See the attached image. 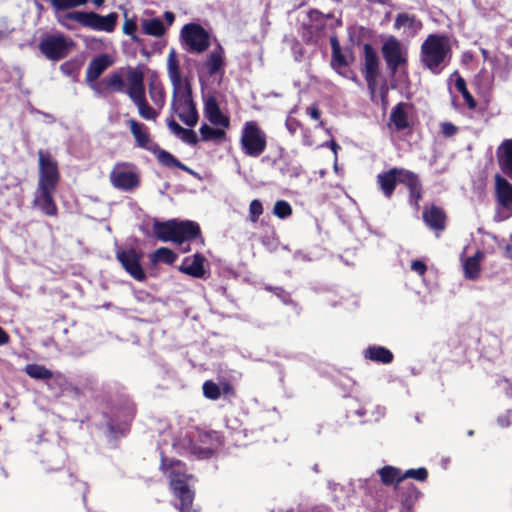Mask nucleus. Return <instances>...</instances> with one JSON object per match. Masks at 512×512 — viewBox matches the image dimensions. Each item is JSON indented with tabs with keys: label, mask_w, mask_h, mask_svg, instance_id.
<instances>
[{
	"label": "nucleus",
	"mask_w": 512,
	"mask_h": 512,
	"mask_svg": "<svg viewBox=\"0 0 512 512\" xmlns=\"http://www.w3.org/2000/svg\"><path fill=\"white\" fill-rule=\"evenodd\" d=\"M144 68V65L128 66L125 74L123 68H120L118 71L108 74L97 84L91 85V88L98 94L125 92L137 107L138 114L142 119L155 121L159 112L150 106L146 99Z\"/></svg>",
	"instance_id": "nucleus-1"
},
{
	"label": "nucleus",
	"mask_w": 512,
	"mask_h": 512,
	"mask_svg": "<svg viewBox=\"0 0 512 512\" xmlns=\"http://www.w3.org/2000/svg\"><path fill=\"white\" fill-rule=\"evenodd\" d=\"M377 184L382 194L390 199L397 187L403 184L409 191V202L414 208H419V201L423 197V188L419 176L413 171L392 167L379 173L376 177Z\"/></svg>",
	"instance_id": "nucleus-2"
},
{
	"label": "nucleus",
	"mask_w": 512,
	"mask_h": 512,
	"mask_svg": "<svg viewBox=\"0 0 512 512\" xmlns=\"http://www.w3.org/2000/svg\"><path fill=\"white\" fill-rule=\"evenodd\" d=\"M222 444L221 433L194 427L173 442L179 453H190L199 459L210 458L215 449Z\"/></svg>",
	"instance_id": "nucleus-3"
},
{
	"label": "nucleus",
	"mask_w": 512,
	"mask_h": 512,
	"mask_svg": "<svg viewBox=\"0 0 512 512\" xmlns=\"http://www.w3.org/2000/svg\"><path fill=\"white\" fill-rule=\"evenodd\" d=\"M154 236L162 242H172L182 245L185 242L199 239L204 243L200 225L191 220L169 219L154 221L152 225Z\"/></svg>",
	"instance_id": "nucleus-4"
},
{
	"label": "nucleus",
	"mask_w": 512,
	"mask_h": 512,
	"mask_svg": "<svg viewBox=\"0 0 512 512\" xmlns=\"http://www.w3.org/2000/svg\"><path fill=\"white\" fill-rule=\"evenodd\" d=\"M126 125L134 138L135 146L153 153L162 166L178 168L188 173L192 172L188 166L183 164L173 154L162 149L159 144L153 141L150 130L144 123L131 118L126 121Z\"/></svg>",
	"instance_id": "nucleus-5"
},
{
	"label": "nucleus",
	"mask_w": 512,
	"mask_h": 512,
	"mask_svg": "<svg viewBox=\"0 0 512 512\" xmlns=\"http://www.w3.org/2000/svg\"><path fill=\"white\" fill-rule=\"evenodd\" d=\"M118 18L116 12H110L103 16L93 11H70L62 15L58 22L67 29L73 28L70 25V22L73 21L94 31L112 33L117 27Z\"/></svg>",
	"instance_id": "nucleus-6"
},
{
	"label": "nucleus",
	"mask_w": 512,
	"mask_h": 512,
	"mask_svg": "<svg viewBox=\"0 0 512 512\" xmlns=\"http://www.w3.org/2000/svg\"><path fill=\"white\" fill-rule=\"evenodd\" d=\"M450 52L449 39L446 35L429 34L421 44L420 61L433 74H439Z\"/></svg>",
	"instance_id": "nucleus-7"
},
{
	"label": "nucleus",
	"mask_w": 512,
	"mask_h": 512,
	"mask_svg": "<svg viewBox=\"0 0 512 512\" xmlns=\"http://www.w3.org/2000/svg\"><path fill=\"white\" fill-rule=\"evenodd\" d=\"M171 110L187 126L194 127L197 124L199 114L193 101L192 88L188 81H185L183 88L173 90Z\"/></svg>",
	"instance_id": "nucleus-8"
},
{
	"label": "nucleus",
	"mask_w": 512,
	"mask_h": 512,
	"mask_svg": "<svg viewBox=\"0 0 512 512\" xmlns=\"http://www.w3.org/2000/svg\"><path fill=\"white\" fill-rule=\"evenodd\" d=\"M240 145L242 152L249 157L257 158L263 154L267 147V135L256 121L244 123Z\"/></svg>",
	"instance_id": "nucleus-9"
},
{
	"label": "nucleus",
	"mask_w": 512,
	"mask_h": 512,
	"mask_svg": "<svg viewBox=\"0 0 512 512\" xmlns=\"http://www.w3.org/2000/svg\"><path fill=\"white\" fill-rule=\"evenodd\" d=\"M111 185L121 191H133L140 186L138 168L131 162H118L109 175Z\"/></svg>",
	"instance_id": "nucleus-10"
},
{
	"label": "nucleus",
	"mask_w": 512,
	"mask_h": 512,
	"mask_svg": "<svg viewBox=\"0 0 512 512\" xmlns=\"http://www.w3.org/2000/svg\"><path fill=\"white\" fill-rule=\"evenodd\" d=\"M37 155L39 165L37 188L57 189L60 182L57 161L47 150L40 149Z\"/></svg>",
	"instance_id": "nucleus-11"
},
{
	"label": "nucleus",
	"mask_w": 512,
	"mask_h": 512,
	"mask_svg": "<svg viewBox=\"0 0 512 512\" xmlns=\"http://www.w3.org/2000/svg\"><path fill=\"white\" fill-rule=\"evenodd\" d=\"M74 42L64 35H48L39 43L40 52L51 61H59L65 58Z\"/></svg>",
	"instance_id": "nucleus-12"
},
{
	"label": "nucleus",
	"mask_w": 512,
	"mask_h": 512,
	"mask_svg": "<svg viewBox=\"0 0 512 512\" xmlns=\"http://www.w3.org/2000/svg\"><path fill=\"white\" fill-rule=\"evenodd\" d=\"M381 53L391 75H395L401 66L408 63L407 53L395 36H389L382 44Z\"/></svg>",
	"instance_id": "nucleus-13"
},
{
	"label": "nucleus",
	"mask_w": 512,
	"mask_h": 512,
	"mask_svg": "<svg viewBox=\"0 0 512 512\" xmlns=\"http://www.w3.org/2000/svg\"><path fill=\"white\" fill-rule=\"evenodd\" d=\"M181 38L190 52L202 53L210 46L209 33L197 23L184 25L181 29Z\"/></svg>",
	"instance_id": "nucleus-14"
},
{
	"label": "nucleus",
	"mask_w": 512,
	"mask_h": 512,
	"mask_svg": "<svg viewBox=\"0 0 512 512\" xmlns=\"http://www.w3.org/2000/svg\"><path fill=\"white\" fill-rule=\"evenodd\" d=\"M363 56L364 63L362 73L364 74V78L367 83L368 89L371 91V93H374L376 90L377 79L380 72L379 57L376 50L370 43H365L363 45Z\"/></svg>",
	"instance_id": "nucleus-15"
},
{
	"label": "nucleus",
	"mask_w": 512,
	"mask_h": 512,
	"mask_svg": "<svg viewBox=\"0 0 512 512\" xmlns=\"http://www.w3.org/2000/svg\"><path fill=\"white\" fill-rule=\"evenodd\" d=\"M116 258L124 270L135 280L144 281L146 279V274L140 262L141 254L134 248L117 250Z\"/></svg>",
	"instance_id": "nucleus-16"
},
{
	"label": "nucleus",
	"mask_w": 512,
	"mask_h": 512,
	"mask_svg": "<svg viewBox=\"0 0 512 512\" xmlns=\"http://www.w3.org/2000/svg\"><path fill=\"white\" fill-rule=\"evenodd\" d=\"M507 177L499 173L494 176V195L497 206L507 213L506 217L512 216V183Z\"/></svg>",
	"instance_id": "nucleus-17"
},
{
	"label": "nucleus",
	"mask_w": 512,
	"mask_h": 512,
	"mask_svg": "<svg viewBox=\"0 0 512 512\" xmlns=\"http://www.w3.org/2000/svg\"><path fill=\"white\" fill-rule=\"evenodd\" d=\"M136 414V406L131 401H127L124 406L117 409L114 416L107 422V427L111 433L125 434L129 431L130 423Z\"/></svg>",
	"instance_id": "nucleus-18"
},
{
	"label": "nucleus",
	"mask_w": 512,
	"mask_h": 512,
	"mask_svg": "<svg viewBox=\"0 0 512 512\" xmlns=\"http://www.w3.org/2000/svg\"><path fill=\"white\" fill-rule=\"evenodd\" d=\"M160 468L163 472H169L168 477L171 488L177 486L176 481H179L180 484H185L189 483L193 478L191 474H187L185 463L177 459H169L164 454L161 455Z\"/></svg>",
	"instance_id": "nucleus-19"
},
{
	"label": "nucleus",
	"mask_w": 512,
	"mask_h": 512,
	"mask_svg": "<svg viewBox=\"0 0 512 512\" xmlns=\"http://www.w3.org/2000/svg\"><path fill=\"white\" fill-rule=\"evenodd\" d=\"M331 45V67L340 72L343 67H348L354 62V54L351 48H346L344 51L341 48L340 42L336 35L330 37Z\"/></svg>",
	"instance_id": "nucleus-20"
},
{
	"label": "nucleus",
	"mask_w": 512,
	"mask_h": 512,
	"mask_svg": "<svg viewBox=\"0 0 512 512\" xmlns=\"http://www.w3.org/2000/svg\"><path fill=\"white\" fill-rule=\"evenodd\" d=\"M421 495L419 489L412 483L396 486V496L400 503L399 512H413L414 505Z\"/></svg>",
	"instance_id": "nucleus-21"
},
{
	"label": "nucleus",
	"mask_w": 512,
	"mask_h": 512,
	"mask_svg": "<svg viewBox=\"0 0 512 512\" xmlns=\"http://www.w3.org/2000/svg\"><path fill=\"white\" fill-rule=\"evenodd\" d=\"M204 116L214 126L229 128L230 119L224 115L219 107L217 98L214 95H208L204 99Z\"/></svg>",
	"instance_id": "nucleus-22"
},
{
	"label": "nucleus",
	"mask_w": 512,
	"mask_h": 512,
	"mask_svg": "<svg viewBox=\"0 0 512 512\" xmlns=\"http://www.w3.org/2000/svg\"><path fill=\"white\" fill-rule=\"evenodd\" d=\"M411 104L407 102H399L390 113L388 126L396 132L411 130L413 124L409 120L407 109L411 108Z\"/></svg>",
	"instance_id": "nucleus-23"
},
{
	"label": "nucleus",
	"mask_w": 512,
	"mask_h": 512,
	"mask_svg": "<svg viewBox=\"0 0 512 512\" xmlns=\"http://www.w3.org/2000/svg\"><path fill=\"white\" fill-rule=\"evenodd\" d=\"M496 161L500 175L512 181V138L504 139L496 148Z\"/></svg>",
	"instance_id": "nucleus-24"
},
{
	"label": "nucleus",
	"mask_w": 512,
	"mask_h": 512,
	"mask_svg": "<svg viewBox=\"0 0 512 512\" xmlns=\"http://www.w3.org/2000/svg\"><path fill=\"white\" fill-rule=\"evenodd\" d=\"M113 65V59L108 54H100L94 57L88 64L85 75V82L91 85L97 84L98 78L106 69Z\"/></svg>",
	"instance_id": "nucleus-25"
},
{
	"label": "nucleus",
	"mask_w": 512,
	"mask_h": 512,
	"mask_svg": "<svg viewBox=\"0 0 512 512\" xmlns=\"http://www.w3.org/2000/svg\"><path fill=\"white\" fill-rule=\"evenodd\" d=\"M422 218L426 226L435 231L437 235L446 229L447 215L444 209L439 206L425 207Z\"/></svg>",
	"instance_id": "nucleus-26"
},
{
	"label": "nucleus",
	"mask_w": 512,
	"mask_h": 512,
	"mask_svg": "<svg viewBox=\"0 0 512 512\" xmlns=\"http://www.w3.org/2000/svg\"><path fill=\"white\" fill-rule=\"evenodd\" d=\"M57 189L37 188L35 205L46 215L55 217L58 214V208L54 201V193Z\"/></svg>",
	"instance_id": "nucleus-27"
},
{
	"label": "nucleus",
	"mask_w": 512,
	"mask_h": 512,
	"mask_svg": "<svg viewBox=\"0 0 512 512\" xmlns=\"http://www.w3.org/2000/svg\"><path fill=\"white\" fill-rule=\"evenodd\" d=\"M205 261L206 259L202 254L196 253L193 256L185 257L179 266V270L194 278H204L206 273Z\"/></svg>",
	"instance_id": "nucleus-28"
},
{
	"label": "nucleus",
	"mask_w": 512,
	"mask_h": 512,
	"mask_svg": "<svg viewBox=\"0 0 512 512\" xmlns=\"http://www.w3.org/2000/svg\"><path fill=\"white\" fill-rule=\"evenodd\" d=\"M176 487L172 488L173 495L179 501V505L177 506L180 512H195L193 509V501L195 497V493L190 489L189 483L180 484L179 481H176Z\"/></svg>",
	"instance_id": "nucleus-29"
},
{
	"label": "nucleus",
	"mask_w": 512,
	"mask_h": 512,
	"mask_svg": "<svg viewBox=\"0 0 512 512\" xmlns=\"http://www.w3.org/2000/svg\"><path fill=\"white\" fill-rule=\"evenodd\" d=\"M393 27L395 30L407 29L412 36L423 28V23L415 14L399 13L396 15Z\"/></svg>",
	"instance_id": "nucleus-30"
},
{
	"label": "nucleus",
	"mask_w": 512,
	"mask_h": 512,
	"mask_svg": "<svg viewBox=\"0 0 512 512\" xmlns=\"http://www.w3.org/2000/svg\"><path fill=\"white\" fill-rule=\"evenodd\" d=\"M364 357L370 361L381 363V364H390L394 360L393 353L383 346L372 345L365 349Z\"/></svg>",
	"instance_id": "nucleus-31"
},
{
	"label": "nucleus",
	"mask_w": 512,
	"mask_h": 512,
	"mask_svg": "<svg viewBox=\"0 0 512 512\" xmlns=\"http://www.w3.org/2000/svg\"><path fill=\"white\" fill-rule=\"evenodd\" d=\"M204 65L210 76L216 75L217 73L221 75L224 74V51L220 45L209 54Z\"/></svg>",
	"instance_id": "nucleus-32"
},
{
	"label": "nucleus",
	"mask_w": 512,
	"mask_h": 512,
	"mask_svg": "<svg viewBox=\"0 0 512 512\" xmlns=\"http://www.w3.org/2000/svg\"><path fill=\"white\" fill-rule=\"evenodd\" d=\"M484 256L483 251L477 250L473 256L465 260L463 269L467 279L476 280L479 277L481 271L480 262L483 260Z\"/></svg>",
	"instance_id": "nucleus-33"
},
{
	"label": "nucleus",
	"mask_w": 512,
	"mask_h": 512,
	"mask_svg": "<svg viewBox=\"0 0 512 512\" xmlns=\"http://www.w3.org/2000/svg\"><path fill=\"white\" fill-rule=\"evenodd\" d=\"M168 76L170 78L173 90L183 88L184 83L182 81L180 65L176 59L175 51L171 50L168 55Z\"/></svg>",
	"instance_id": "nucleus-34"
},
{
	"label": "nucleus",
	"mask_w": 512,
	"mask_h": 512,
	"mask_svg": "<svg viewBox=\"0 0 512 512\" xmlns=\"http://www.w3.org/2000/svg\"><path fill=\"white\" fill-rule=\"evenodd\" d=\"M381 482L386 485H394L395 487L403 484L402 471L393 466H384L378 470Z\"/></svg>",
	"instance_id": "nucleus-35"
},
{
	"label": "nucleus",
	"mask_w": 512,
	"mask_h": 512,
	"mask_svg": "<svg viewBox=\"0 0 512 512\" xmlns=\"http://www.w3.org/2000/svg\"><path fill=\"white\" fill-rule=\"evenodd\" d=\"M150 99L159 109H162L166 103V92L163 84L158 80H151L148 86Z\"/></svg>",
	"instance_id": "nucleus-36"
},
{
	"label": "nucleus",
	"mask_w": 512,
	"mask_h": 512,
	"mask_svg": "<svg viewBox=\"0 0 512 512\" xmlns=\"http://www.w3.org/2000/svg\"><path fill=\"white\" fill-rule=\"evenodd\" d=\"M68 384L67 378L61 373L54 374L52 372V376L46 380L48 389L56 397L61 396L67 390Z\"/></svg>",
	"instance_id": "nucleus-37"
},
{
	"label": "nucleus",
	"mask_w": 512,
	"mask_h": 512,
	"mask_svg": "<svg viewBox=\"0 0 512 512\" xmlns=\"http://www.w3.org/2000/svg\"><path fill=\"white\" fill-rule=\"evenodd\" d=\"M141 27L143 33L153 37H162L166 33V27L159 18L144 19Z\"/></svg>",
	"instance_id": "nucleus-38"
},
{
	"label": "nucleus",
	"mask_w": 512,
	"mask_h": 512,
	"mask_svg": "<svg viewBox=\"0 0 512 512\" xmlns=\"http://www.w3.org/2000/svg\"><path fill=\"white\" fill-rule=\"evenodd\" d=\"M225 128H213L207 124H202L199 131L201 135V140L208 142V141H217L221 142L225 140L226 138V132L224 130Z\"/></svg>",
	"instance_id": "nucleus-39"
},
{
	"label": "nucleus",
	"mask_w": 512,
	"mask_h": 512,
	"mask_svg": "<svg viewBox=\"0 0 512 512\" xmlns=\"http://www.w3.org/2000/svg\"><path fill=\"white\" fill-rule=\"evenodd\" d=\"M178 258V255L171 249L167 247H160L154 251L151 256V261L153 263H165L168 265H172Z\"/></svg>",
	"instance_id": "nucleus-40"
},
{
	"label": "nucleus",
	"mask_w": 512,
	"mask_h": 512,
	"mask_svg": "<svg viewBox=\"0 0 512 512\" xmlns=\"http://www.w3.org/2000/svg\"><path fill=\"white\" fill-rule=\"evenodd\" d=\"M24 371L29 377L36 380L46 381L52 376V371L40 364H27Z\"/></svg>",
	"instance_id": "nucleus-41"
},
{
	"label": "nucleus",
	"mask_w": 512,
	"mask_h": 512,
	"mask_svg": "<svg viewBox=\"0 0 512 512\" xmlns=\"http://www.w3.org/2000/svg\"><path fill=\"white\" fill-rule=\"evenodd\" d=\"M455 88L461 93L469 109L474 110L477 107V101L472 94L468 91L466 81L463 77L458 76L455 81Z\"/></svg>",
	"instance_id": "nucleus-42"
},
{
	"label": "nucleus",
	"mask_w": 512,
	"mask_h": 512,
	"mask_svg": "<svg viewBox=\"0 0 512 512\" xmlns=\"http://www.w3.org/2000/svg\"><path fill=\"white\" fill-rule=\"evenodd\" d=\"M49 3L55 11H66L84 6L88 0H49Z\"/></svg>",
	"instance_id": "nucleus-43"
},
{
	"label": "nucleus",
	"mask_w": 512,
	"mask_h": 512,
	"mask_svg": "<svg viewBox=\"0 0 512 512\" xmlns=\"http://www.w3.org/2000/svg\"><path fill=\"white\" fill-rule=\"evenodd\" d=\"M137 22L135 18H125L122 31L124 34L130 36L134 43L140 44L142 39L137 35Z\"/></svg>",
	"instance_id": "nucleus-44"
},
{
	"label": "nucleus",
	"mask_w": 512,
	"mask_h": 512,
	"mask_svg": "<svg viewBox=\"0 0 512 512\" xmlns=\"http://www.w3.org/2000/svg\"><path fill=\"white\" fill-rule=\"evenodd\" d=\"M202 391L204 397L209 400H217L221 396V388L212 380H207L203 383Z\"/></svg>",
	"instance_id": "nucleus-45"
},
{
	"label": "nucleus",
	"mask_w": 512,
	"mask_h": 512,
	"mask_svg": "<svg viewBox=\"0 0 512 512\" xmlns=\"http://www.w3.org/2000/svg\"><path fill=\"white\" fill-rule=\"evenodd\" d=\"M273 213L280 219H285L292 215V207L285 200H278L273 208Z\"/></svg>",
	"instance_id": "nucleus-46"
},
{
	"label": "nucleus",
	"mask_w": 512,
	"mask_h": 512,
	"mask_svg": "<svg viewBox=\"0 0 512 512\" xmlns=\"http://www.w3.org/2000/svg\"><path fill=\"white\" fill-rule=\"evenodd\" d=\"M403 481L407 478H412L420 482H424L428 478V470L425 467L418 469H409L406 472H402Z\"/></svg>",
	"instance_id": "nucleus-47"
},
{
	"label": "nucleus",
	"mask_w": 512,
	"mask_h": 512,
	"mask_svg": "<svg viewBox=\"0 0 512 512\" xmlns=\"http://www.w3.org/2000/svg\"><path fill=\"white\" fill-rule=\"evenodd\" d=\"M263 213V205L260 200L254 199L249 205V219L255 223Z\"/></svg>",
	"instance_id": "nucleus-48"
},
{
	"label": "nucleus",
	"mask_w": 512,
	"mask_h": 512,
	"mask_svg": "<svg viewBox=\"0 0 512 512\" xmlns=\"http://www.w3.org/2000/svg\"><path fill=\"white\" fill-rule=\"evenodd\" d=\"M179 137L181 138V140L183 142H185L189 145H192V146H195L199 141L196 132L192 129L183 128Z\"/></svg>",
	"instance_id": "nucleus-49"
},
{
	"label": "nucleus",
	"mask_w": 512,
	"mask_h": 512,
	"mask_svg": "<svg viewBox=\"0 0 512 512\" xmlns=\"http://www.w3.org/2000/svg\"><path fill=\"white\" fill-rule=\"evenodd\" d=\"M60 70L63 74L71 76L79 70V65L75 61H66L61 64Z\"/></svg>",
	"instance_id": "nucleus-50"
},
{
	"label": "nucleus",
	"mask_w": 512,
	"mask_h": 512,
	"mask_svg": "<svg viewBox=\"0 0 512 512\" xmlns=\"http://www.w3.org/2000/svg\"><path fill=\"white\" fill-rule=\"evenodd\" d=\"M458 132V127L451 122L441 124V133L444 137H452Z\"/></svg>",
	"instance_id": "nucleus-51"
},
{
	"label": "nucleus",
	"mask_w": 512,
	"mask_h": 512,
	"mask_svg": "<svg viewBox=\"0 0 512 512\" xmlns=\"http://www.w3.org/2000/svg\"><path fill=\"white\" fill-rule=\"evenodd\" d=\"M511 413V410H507L504 414H501L497 417V424L501 428H507L512 424Z\"/></svg>",
	"instance_id": "nucleus-52"
},
{
	"label": "nucleus",
	"mask_w": 512,
	"mask_h": 512,
	"mask_svg": "<svg viewBox=\"0 0 512 512\" xmlns=\"http://www.w3.org/2000/svg\"><path fill=\"white\" fill-rule=\"evenodd\" d=\"M285 126L291 134H295L302 127V124L297 119L289 117L286 120Z\"/></svg>",
	"instance_id": "nucleus-53"
},
{
	"label": "nucleus",
	"mask_w": 512,
	"mask_h": 512,
	"mask_svg": "<svg viewBox=\"0 0 512 512\" xmlns=\"http://www.w3.org/2000/svg\"><path fill=\"white\" fill-rule=\"evenodd\" d=\"M411 269L418 273L419 275H424L427 271V266L423 261L414 260L411 263Z\"/></svg>",
	"instance_id": "nucleus-54"
},
{
	"label": "nucleus",
	"mask_w": 512,
	"mask_h": 512,
	"mask_svg": "<svg viewBox=\"0 0 512 512\" xmlns=\"http://www.w3.org/2000/svg\"><path fill=\"white\" fill-rule=\"evenodd\" d=\"M167 125L171 129V131L177 136L180 135L184 128L179 123H177L173 117L167 119Z\"/></svg>",
	"instance_id": "nucleus-55"
},
{
	"label": "nucleus",
	"mask_w": 512,
	"mask_h": 512,
	"mask_svg": "<svg viewBox=\"0 0 512 512\" xmlns=\"http://www.w3.org/2000/svg\"><path fill=\"white\" fill-rule=\"evenodd\" d=\"M307 113L314 120H319L321 117V111L316 104H313L310 107H308Z\"/></svg>",
	"instance_id": "nucleus-56"
},
{
	"label": "nucleus",
	"mask_w": 512,
	"mask_h": 512,
	"mask_svg": "<svg viewBox=\"0 0 512 512\" xmlns=\"http://www.w3.org/2000/svg\"><path fill=\"white\" fill-rule=\"evenodd\" d=\"M221 388V394L234 396L235 395V389L233 385L229 382H223L220 386Z\"/></svg>",
	"instance_id": "nucleus-57"
},
{
	"label": "nucleus",
	"mask_w": 512,
	"mask_h": 512,
	"mask_svg": "<svg viewBox=\"0 0 512 512\" xmlns=\"http://www.w3.org/2000/svg\"><path fill=\"white\" fill-rule=\"evenodd\" d=\"M164 19L167 24V26H171L175 21V14L171 11H165L164 12Z\"/></svg>",
	"instance_id": "nucleus-58"
},
{
	"label": "nucleus",
	"mask_w": 512,
	"mask_h": 512,
	"mask_svg": "<svg viewBox=\"0 0 512 512\" xmlns=\"http://www.w3.org/2000/svg\"><path fill=\"white\" fill-rule=\"evenodd\" d=\"M10 340L8 333L0 326V346L6 345Z\"/></svg>",
	"instance_id": "nucleus-59"
},
{
	"label": "nucleus",
	"mask_w": 512,
	"mask_h": 512,
	"mask_svg": "<svg viewBox=\"0 0 512 512\" xmlns=\"http://www.w3.org/2000/svg\"><path fill=\"white\" fill-rule=\"evenodd\" d=\"M323 146L330 147L335 155H337V150L340 148V146L337 144V142L333 139L330 140L329 142H326L325 144H323Z\"/></svg>",
	"instance_id": "nucleus-60"
},
{
	"label": "nucleus",
	"mask_w": 512,
	"mask_h": 512,
	"mask_svg": "<svg viewBox=\"0 0 512 512\" xmlns=\"http://www.w3.org/2000/svg\"><path fill=\"white\" fill-rule=\"evenodd\" d=\"M505 257L512 260V244H507L504 249Z\"/></svg>",
	"instance_id": "nucleus-61"
},
{
	"label": "nucleus",
	"mask_w": 512,
	"mask_h": 512,
	"mask_svg": "<svg viewBox=\"0 0 512 512\" xmlns=\"http://www.w3.org/2000/svg\"><path fill=\"white\" fill-rule=\"evenodd\" d=\"M321 16H323V14L320 11H318V10H311L310 11V17L312 19H314V20H316L317 17H321Z\"/></svg>",
	"instance_id": "nucleus-62"
},
{
	"label": "nucleus",
	"mask_w": 512,
	"mask_h": 512,
	"mask_svg": "<svg viewBox=\"0 0 512 512\" xmlns=\"http://www.w3.org/2000/svg\"><path fill=\"white\" fill-rule=\"evenodd\" d=\"M308 512H328V509L325 507H314Z\"/></svg>",
	"instance_id": "nucleus-63"
},
{
	"label": "nucleus",
	"mask_w": 512,
	"mask_h": 512,
	"mask_svg": "<svg viewBox=\"0 0 512 512\" xmlns=\"http://www.w3.org/2000/svg\"><path fill=\"white\" fill-rule=\"evenodd\" d=\"M376 511L378 512H382V511H386V506L385 505H381V504H377L376 507L374 508Z\"/></svg>",
	"instance_id": "nucleus-64"
}]
</instances>
